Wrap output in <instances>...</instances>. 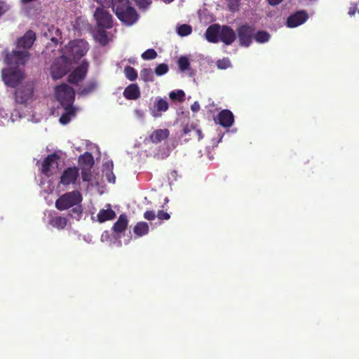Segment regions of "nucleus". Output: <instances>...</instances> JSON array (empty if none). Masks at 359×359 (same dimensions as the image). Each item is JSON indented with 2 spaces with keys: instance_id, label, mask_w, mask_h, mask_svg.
<instances>
[{
  "instance_id": "nucleus-1",
  "label": "nucleus",
  "mask_w": 359,
  "mask_h": 359,
  "mask_svg": "<svg viewBox=\"0 0 359 359\" xmlns=\"http://www.w3.org/2000/svg\"><path fill=\"white\" fill-rule=\"evenodd\" d=\"M35 40L36 33L31 29L27 31L22 36L18 39L15 50L6 55V62L15 66L24 65L30 57L29 50Z\"/></svg>"
},
{
  "instance_id": "nucleus-2",
  "label": "nucleus",
  "mask_w": 359,
  "mask_h": 359,
  "mask_svg": "<svg viewBox=\"0 0 359 359\" xmlns=\"http://www.w3.org/2000/svg\"><path fill=\"white\" fill-rule=\"evenodd\" d=\"M112 8L117 18L128 25H132L138 20V14L130 6L129 0H111Z\"/></svg>"
},
{
  "instance_id": "nucleus-3",
  "label": "nucleus",
  "mask_w": 359,
  "mask_h": 359,
  "mask_svg": "<svg viewBox=\"0 0 359 359\" xmlns=\"http://www.w3.org/2000/svg\"><path fill=\"white\" fill-rule=\"evenodd\" d=\"M88 50V43L83 39L70 41L62 49V54L67 55V59L71 61L80 60Z\"/></svg>"
},
{
  "instance_id": "nucleus-4",
  "label": "nucleus",
  "mask_w": 359,
  "mask_h": 359,
  "mask_svg": "<svg viewBox=\"0 0 359 359\" xmlns=\"http://www.w3.org/2000/svg\"><path fill=\"white\" fill-rule=\"evenodd\" d=\"M82 200V195L79 191L75 190L67 192L56 200L55 208L60 211L68 210L80 204Z\"/></svg>"
},
{
  "instance_id": "nucleus-5",
  "label": "nucleus",
  "mask_w": 359,
  "mask_h": 359,
  "mask_svg": "<svg viewBox=\"0 0 359 359\" xmlns=\"http://www.w3.org/2000/svg\"><path fill=\"white\" fill-rule=\"evenodd\" d=\"M55 93L57 100L62 107L73 106L75 91L72 87L65 83L57 86L55 88Z\"/></svg>"
},
{
  "instance_id": "nucleus-6",
  "label": "nucleus",
  "mask_w": 359,
  "mask_h": 359,
  "mask_svg": "<svg viewBox=\"0 0 359 359\" xmlns=\"http://www.w3.org/2000/svg\"><path fill=\"white\" fill-rule=\"evenodd\" d=\"M67 57L62 54L51 65L50 74L54 80L61 79L69 71L72 62L67 59Z\"/></svg>"
},
{
  "instance_id": "nucleus-7",
  "label": "nucleus",
  "mask_w": 359,
  "mask_h": 359,
  "mask_svg": "<svg viewBox=\"0 0 359 359\" xmlns=\"http://www.w3.org/2000/svg\"><path fill=\"white\" fill-rule=\"evenodd\" d=\"M255 32V27L254 25L245 23L240 25L236 29V34L238 36L239 44L243 47H249L252 42Z\"/></svg>"
},
{
  "instance_id": "nucleus-8",
  "label": "nucleus",
  "mask_w": 359,
  "mask_h": 359,
  "mask_svg": "<svg viewBox=\"0 0 359 359\" xmlns=\"http://www.w3.org/2000/svg\"><path fill=\"white\" fill-rule=\"evenodd\" d=\"M89 67L90 64L88 60H82L80 65L69 74L68 82L72 84L77 85L79 82L83 81L87 76Z\"/></svg>"
},
{
  "instance_id": "nucleus-9",
  "label": "nucleus",
  "mask_w": 359,
  "mask_h": 359,
  "mask_svg": "<svg viewBox=\"0 0 359 359\" xmlns=\"http://www.w3.org/2000/svg\"><path fill=\"white\" fill-rule=\"evenodd\" d=\"M34 93L32 83H25L19 86L15 92V100L17 103L26 104L30 100Z\"/></svg>"
},
{
  "instance_id": "nucleus-10",
  "label": "nucleus",
  "mask_w": 359,
  "mask_h": 359,
  "mask_svg": "<svg viewBox=\"0 0 359 359\" xmlns=\"http://www.w3.org/2000/svg\"><path fill=\"white\" fill-rule=\"evenodd\" d=\"M3 80L8 86L15 88L24 79V74L18 69H6L2 73Z\"/></svg>"
},
{
  "instance_id": "nucleus-11",
  "label": "nucleus",
  "mask_w": 359,
  "mask_h": 359,
  "mask_svg": "<svg viewBox=\"0 0 359 359\" xmlns=\"http://www.w3.org/2000/svg\"><path fill=\"white\" fill-rule=\"evenodd\" d=\"M94 18L99 27L106 29H109L112 27V16L104 8H97L94 13Z\"/></svg>"
},
{
  "instance_id": "nucleus-12",
  "label": "nucleus",
  "mask_w": 359,
  "mask_h": 359,
  "mask_svg": "<svg viewBox=\"0 0 359 359\" xmlns=\"http://www.w3.org/2000/svg\"><path fill=\"white\" fill-rule=\"evenodd\" d=\"M79 168L77 167H69L62 172L60 183L65 187L76 182L79 176Z\"/></svg>"
},
{
  "instance_id": "nucleus-13",
  "label": "nucleus",
  "mask_w": 359,
  "mask_h": 359,
  "mask_svg": "<svg viewBox=\"0 0 359 359\" xmlns=\"http://www.w3.org/2000/svg\"><path fill=\"white\" fill-rule=\"evenodd\" d=\"M308 18L309 15L306 11H299L287 18V25L288 27L294 28L304 23Z\"/></svg>"
},
{
  "instance_id": "nucleus-14",
  "label": "nucleus",
  "mask_w": 359,
  "mask_h": 359,
  "mask_svg": "<svg viewBox=\"0 0 359 359\" xmlns=\"http://www.w3.org/2000/svg\"><path fill=\"white\" fill-rule=\"evenodd\" d=\"M60 156L55 153L48 155L41 164V172L47 177L50 176L51 168L57 166Z\"/></svg>"
},
{
  "instance_id": "nucleus-15",
  "label": "nucleus",
  "mask_w": 359,
  "mask_h": 359,
  "mask_svg": "<svg viewBox=\"0 0 359 359\" xmlns=\"http://www.w3.org/2000/svg\"><path fill=\"white\" fill-rule=\"evenodd\" d=\"M215 121L224 128H229L234 122V116L230 110L223 109L217 114Z\"/></svg>"
},
{
  "instance_id": "nucleus-16",
  "label": "nucleus",
  "mask_w": 359,
  "mask_h": 359,
  "mask_svg": "<svg viewBox=\"0 0 359 359\" xmlns=\"http://www.w3.org/2000/svg\"><path fill=\"white\" fill-rule=\"evenodd\" d=\"M236 34L234 30L229 26L223 25L221 27L219 40L226 45L232 44L236 40Z\"/></svg>"
},
{
  "instance_id": "nucleus-17",
  "label": "nucleus",
  "mask_w": 359,
  "mask_h": 359,
  "mask_svg": "<svg viewBox=\"0 0 359 359\" xmlns=\"http://www.w3.org/2000/svg\"><path fill=\"white\" fill-rule=\"evenodd\" d=\"M168 102L166 100L158 97L151 109V115L155 118L160 117L162 112H165L168 109Z\"/></svg>"
},
{
  "instance_id": "nucleus-18",
  "label": "nucleus",
  "mask_w": 359,
  "mask_h": 359,
  "mask_svg": "<svg viewBox=\"0 0 359 359\" xmlns=\"http://www.w3.org/2000/svg\"><path fill=\"white\" fill-rule=\"evenodd\" d=\"M123 96L128 100H136L140 97V89L137 83H131L128 86L123 93Z\"/></svg>"
},
{
  "instance_id": "nucleus-19",
  "label": "nucleus",
  "mask_w": 359,
  "mask_h": 359,
  "mask_svg": "<svg viewBox=\"0 0 359 359\" xmlns=\"http://www.w3.org/2000/svg\"><path fill=\"white\" fill-rule=\"evenodd\" d=\"M221 27L214 24L208 27L205 32V38L210 43H217L219 40Z\"/></svg>"
},
{
  "instance_id": "nucleus-20",
  "label": "nucleus",
  "mask_w": 359,
  "mask_h": 359,
  "mask_svg": "<svg viewBox=\"0 0 359 359\" xmlns=\"http://www.w3.org/2000/svg\"><path fill=\"white\" fill-rule=\"evenodd\" d=\"M79 164L81 170L83 169H92L95 161L91 153L86 151L84 154L79 157Z\"/></svg>"
},
{
  "instance_id": "nucleus-21",
  "label": "nucleus",
  "mask_w": 359,
  "mask_h": 359,
  "mask_svg": "<svg viewBox=\"0 0 359 359\" xmlns=\"http://www.w3.org/2000/svg\"><path fill=\"white\" fill-rule=\"evenodd\" d=\"M183 135H189L190 138H196L201 140L203 137V133L201 129L197 128L196 126L193 123L186 125L183 128Z\"/></svg>"
},
{
  "instance_id": "nucleus-22",
  "label": "nucleus",
  "mask_w": 359,
  "mask_h": 359,
  "mask_svg": "<svg viewBox=\"0 0 359 359\" xmlns=\"http://www.w3.org/2000/svg\"><path fill=\"white\" fill-rule=\"evenodd\" d=\"M170 135L168 129L155 130L149 136L150 141L154 144H158L166 140Z\"/></svg>"
},
{
  "instance_id": "nucleus-23",
  "label": "nucleus",
  "mask_w": 359,
  "mask_h": 359,
  "mask_svg": "<svg viewBox=\"0 0 359 359\" xmlns=\"http://www.w3.org/2000/svg\"><path fill=\"white\" fill-rule=\"evenodd\" d=\"M107 206L108 207L107 209H101L97 215V220L100 223L111 220L116 217V213L111 209V205L107 204Z\"/></svg>"
},
{
  "instance_id": "nucleus-24",
  "label": "nucleus",
  "mask_w": 359,
  "mask_h": 359,
  "mask_svg": "<svg viewBox=\"0 0 359 359\" xmlns=\"http://www.w3.org/2000/svg\"><path fill=\"white\" fill-rule=\"evenodd\" d=\"M128 218L125 214H121L118 220L114 224L112 229L116 233L123 232L128 226Z\"/></svg>"
},
{
  "instance_id": "nucleus-25",
  "label": "nucleus",
  "mask_w": 359,
  "mask_h": 359,
  "mask_svg": "<svg viewBox=\"0 0 359 359\" xmlns=\"http://www.w3.org/2000/svg\"><path fill=\"white\" fill-rule=\"evenodd\" d=\"M114 164L111 161H107L104 164V175L109 183H115L116 176L113 172Z\"/></svg>"
},
{
  "instance_id": "nucleus-26",
  "label": "nucleus",
  "mask_w": 359,
  "mask_h": 359,
  "mask_svg": "<svg viewBox=\"0 0 359 359\" xmlns=\"http://www.w3.org/2000/svg\"><path fill=\"white\" fill-rule=\"evenodd\" d=\"M67 218L61 216L53 217L49 220V224L57 229H64L67 225Z\"/></svg>"
},
{
  "instance_id": "nucleus-27",
  "label": "nucleus",
  "mask_w": 359,
  "mask_h": 359,
  "mask_svg": "<svg viewBox=\"0 0 359 359\" xmlns=\"http://www.w3.org/2000/svg\"><path fill=\"white\" fill-rule=\"evenodd\" d=\"M97 88V82L95 80L88 81L85 86L79 89V93L81 95H87L93 93Z\"/></svg>"
},
{
  "instance_id": "nucleus-28",
  "label": "nucleus",
  "mask_w": 359,
  "mask_h": 359,
  "mask_svg": "<svg viewBox=\"0 0 359 359\" xmlns=\"http://www.w3.org/2000/svg\"><path fill=\"white\" fill-rule=\"evenodd\" d=\"M63 108L65 110V113L62 114L59 121L62 124L65 125L70 121L71 116H75V109L73 106H71L69 107L68 106H66L63 107Z\"/></svg>"
},
{
  "instance_id": "nucleus-29",
  "label": "nucleus",
  "mask_w": 359,
  "mask_h": 359,
  "mask_svg": "<svg viewBox=\"0 0 359 359\" xmlns=\"http://www.w3.org/2000/svg\"><path fill=\"white\" fill-rule=\"evenodd\" d=\"M133 231L138 236H144L149 231V225L145 222H138L135 226Z\"/></svg>"
},
{
  "instance_id": "nucleus-30",
  "label": "nucleus",
  "mask_w": 359,
  "mask_h": 359,
  "mask_svg": "<svg viewBox=\"0 0 359 359\" xmlns=\"http://www.w3.org/2000/svg\"><path fill=\"white\" fill-rule=\"evenodd\" d=\"M140 77L144 82H153L154 73L150 68H144L140 72Z\"/></svg>"
},
{
  "instance_id": "nucleus-31",
  "label": "nucleus",
  "mask_w": 359,
  "mask_h": 359,
  "mask_svg": "<svg viewBox=\"0 0 359 359\" xmlns=\"http://www.w3.org/2000/svg\"><path fill=\"white\" fill-rule=\"evenodd\" d=\"M271 35L266 31L255 32L254 39L258 43H265L270 39Z\"/></svg>"
},
{
  "instance_id": "nucleus-32",
  "label": "nucleus",
  "mask_w": 359,
  "mask_h": 359,
  "mask_svg": "<svg viewBox=\"0 0 359 359\" xmlns=\"http://www.w3.org/2000/svg\"><path fill=\"white\" fill-rule=\"evenodd\" d=\"M124 74L126 77L130 81H134L137 78V72L131 66H126L124 68Z\"/></svg>"
},
{
  "instance_id": "nucleus-33",
  "label": "nucleus",
  "mask_w": 359,
  "mask_h": 359,
  "mask_svg": "<svg viewBox=\"0 0 359 359\" xmlns=\"http://www.w3.org/2000/svg\"><path fill=\"white\" fill-rule=\"evenodd\" d=\"M177 65L181 72H185L190 68L189 59L185 56H181L177 61Z\"/></svg>"
},
{
  "instance_id": "nucleus-34",
  "label": "nucleus",
  "mask_w": 359,
  "mask_h": 359,
  "mask_svg": "<svg viewBox=\"0 0 359 359\" xmlns=\"http://www.w3.org/2000/svg\"><path fill=\"white\" fill-rule=\"evenodd\" d=\"M191 26L187 24L180 25L177 29V34L181 36H188L191 33Z\"/></svg>"
},
{
  "instance_id": "nucleus-35",
  "label": "nucleus",
  "mask_w": 359,
  "mask_h": 359,
  "mask_svg": "<svg viewBox=\"0 0 359 359\" xmlns=\"http://www.w3.org/2000/svg\"><path fill=\"white\" fill-rule=\"evenodd\" d=\"M83 213V208L79 204L75 205L74 208L71 209L69 212V215L73 218H76L77 219H79L81 217V215Z\"/></svg>"
},
{
  "instance_id": "nucleus-36",
  "label": "nucleus",
  "mask_w": 359,
  "mask_h": 359,
  "mask_svg": "<svg viewBox=\"0 0 359 359\" xmlns=\"http://www.w3.org/2000/svg\"><path fill=\"white\" fill-rule=\"evenodd\" d=\"M185 93L182 90H178L177 91H172L169 94V97L172 100H178L180 102L183 101Z\"/></svg>"
},
{
  "instance_id": "nucleus-37",
  "label": "nucleus",
  "mask_w": 359,
  "mask_h": 359,
  "mask_svg": "<svg viewBox=\"0 0 359 359\" xmlns=\"http://www.w3.org/2000/svg\"><path fill=\"white\" fill-rule=\"evenodd\" d=\"M141 56L145 60H153L157 57V53L154 49L150 48L145 50Z\"/></svg>"
},
{
  "instance_id": "nucleus-38",
  "label": "nucleus",
  "mask_w": 359,
  "mask_h": 359,
  "mask_svg": "<svg viewBox=\"0 0 359 359\" xmlns=\"http://www.w3.org/2000/svg\"><path fill=\"white\" fill-rule=\"evenodd\" d=\"M168 72V66L165 64H159L155 68L154 72L157 76H163Z\"/></svg>"
},
{
  "instance_id": "nucleus-39",
  "label": "nucleus",
  "mask_w": 359,
  "mask_h": 359,
  "mask_svg": "<svg viewBox=\"0 0 359 359\" xmlns=\"http://www.w3.org/2000/svg\"><path fill=\"white\" fill-rule=\"evenodd\" d=\"M216 65L218 69H226L231 66V62L229 58H223L218 60Z\"/></svg>"
},
{
  "instance_id": "nucleus-40",
  "label": "nucleus",
  "mask_w": 359,
  "mask_h": 359,
  "mask_svg": "<svg viewBox=\"0 0 359 359\" xmlns=\"http://www.w3.org/2000/svg\"><path fill=\"white\" fill-rule=\"evenodd\" d=\"M81 177L83 182H90L92 180L91 169L81 170Z\"/></svg>"
},
{
  "instance_id": "nucleus-41",
  "label": "nucleus",
  "mask_w": 359,
  "mask_h": 359,
  "mask_svg": "<svg viewBox=\"0 0 359 359\" xmlns=\"http://www.w3.org/2000/svg\"><path fill=\"white\" fill-rule=\"evenodd\" d=\"M140 9H147L151 4V0H134Z\"/></svg>"
},
{
  "instance_id": "nucleus-42",
  "label": "nucleus",
  "mask_w": 359,
  "mask_h": 359,
  "mask_svg": "<svg viewBox=\"0 0 359 359\" xmlns=\"http://www.w3.org/2000/svg\"><path fill=\"white\" fill-rule=\"evenodd\" d=\"M156 217V215L155 214V212L152 211V210H147L144 213V219H146L149 221H152V220L155 219Z\"/></svg>"
},
{
  "instance_id": "nucleus-43",
  "label": "nucleus",
  "mask_w": 359,
  "mask_h": 359,
  "mask_svg": "<svg viewBox=\"0 0 359 359\" xmlns=\"http://www.w3.org/2000/svg\"><path fill=\"white\" fill-rule=\"evenodd\" d=\"M157 217L161 220H168L170 218V215L163 210H158Z\"/></svg>"
},
{
  "instance_id": "nucleus-44",
  "label": "nucleus",
  "mask_w": 359,
  "mask_h": 359,
  "mask_svg": "<svg viewBox=\"0 0 359 359\" xmlns=\"http://www.w3.org/2000/svg\"><path fill=\"white\" fill-rule=\"evenodd\" d=\"M355 13H359V9L358 8V4H353L351 7L349 8L348 14L350 16H353L355 14Z\"/></svg>"
},
{
  "instance_id": "nucleus-45",
  "label": "nucleus",
  "mask_w": 359,
  "mask_h": 359,
  "mask_svg": "<svg viewBox=\"0 0 359 359\" xmlns=\"http://www.w3.org/2000/svg\"><path fill=\"white\" fill-rule=\"evenodd\" d=\"M100 42L104 45L106 44L107 43V36L105 31L103 30V31L100 32Z\"/></svg>"
},
{
  "instance_id": "nucleus-46",
  "label": "nucleus",
  "mask_w": 359,
  "mask_h": 359,
  "mask_svg": "<svg viewBox=\"0 0 359 359\" xmlns=\"http://www.w3.org/2000/svg\"><path fill=\"white\" fill-rule=\"evenodd\" d=\"M191 109L192 110V111L194 112H197L199 111L200 109V104H198V102H195L191 106Z\"/></svg>"
},
{
  "instance_id": "nucleus-47",
  "label": "nucleus",
  "mask_w": 359,
  "mask_h": 359,
  "mask_svg": "<svg viewBox=\"0 0 359 359\" xmlns=\"http://www.w3.org/2000/svg\"><path fill=\"white\" fill-rule=\"evenodd\" d=\"M268 3L271 6H277L280 4L283 0H267Z\"/></svg>"
},
{
  "instance_id": "nucleus-48",
  "label": "nucleus",
  "mask_w": 359,
  "mask_h": 359,
  "mask_svg": "<svg viewBox=\"0 0 359 359\" xmlns=\"http://www.w3.org/2000/svg\"><path fill=\"white\" fill-rule=\"evenodd\" d=\"M173 0H163V1H165V3H170L172 2Z\"/></svg>"
},
{
  "instance_id": "nucleus-49",
  "label": "nucleus",
  "mask_w": 359,
  "mask_h": 359,
  "mask_svg": "<svg viewBox=\"0 0 359 359\" xmlns=\"http://www.w3.org/2000/svg\"><path fill=\"white\" fill-rule=\"evenodd\" d=\"M56 32L58 33L60 35H61V32L59 29H56Z\"/></svg>"
},
{
  "instance_id": "nucleus-50",
  "label": "nucleus",
  "mask_w": 359,
  "mask_h": 359,
  "mask_svg": "<svg viewBox=\"0 0 359 359\" xmlns=\"http://www.w3.org/2000/svg\"><path fill=\"white\" fill-rule=\"evenodd\" d=\"M0 10H1V7L0 6ZM2 12L0 11V15H1Z\"/></svg>"
},
{
  "instance_id": "nucleus-51",
  "label": "nucleus",
  "mask_w": 359,
  "mask_h": 359,
  "mask_svg": "<svg viewBox=\"0 0 359 359\" xmlns=\"http://www.w3.org/2000/svg\"><path fill=\"white\" fill-rule=\"evenodd\" d=\"M129 62H130V63H133V60H129Z\"/></svg>"
},
{
  "instance_id": "nucleus-52",
  "label": "nucleus",
  "mask_w": 359,
  "mask_h": 359,
  "mask_svg": "<svg viewBox=\"0 0 359 359\" xmlns=\"http://www.w3.org/2000/svg\"><path fill=\"white\" fill-rule=\"evenodd\" d=\"M53 41H55V38H52L51 39Z\"/></svg>"
}]
</instances>
